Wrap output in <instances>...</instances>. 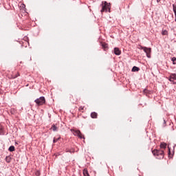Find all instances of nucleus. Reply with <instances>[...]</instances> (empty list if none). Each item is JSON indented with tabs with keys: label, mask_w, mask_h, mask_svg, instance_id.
<instances>
[{
	"label": "nucleus",
	"mask_w": 176,
	"mask_h": 176,
	"mask_svg": "<svg viewBox=\"0 0 176 176\" xmlns=\"http://www.w3.org/2000/svg\"><path fill=\"white\" fill-rule=\"evenodd\" d=\"M100 6L102 7V9L100 10L101 13H104V12H109V13H111V3H108L107 1H102Z\"/></svg>",
	"instance_id": "nucleus-1"
},
{
	"label": "nucleus",
	"mask_w": 176,
	"mask_h": 176,
	"mask_svg": "<svg viewBox=\"0 0 176 176\" xmlns=\"http://www.w3.org/2000/svg\"><path fill=\"white\" fill-rule=\"evenodd\" d=\"M152 153L154 156H157V159H164V151L162 150L154 149L152 150Z\"/></svg>",
	"instance_id": "nucleus-2"
},
{
	"label": "nucleus",
	"mask_w": 176,
	"mask_h": 176,
	"mask_svg": "<svg viewBox=\"0 0 176 176\" xmlns=\"http://www.w3.org/2000/svg\"><path fill=\"white\" fill-rule=\"evenodd\" d=\"M139 49H140V50H143V52L146 53V57L148 58H151V53H152V48L143 47L142 45H140Z\"/></svg>",
	"instance_id": "nucleus-3"
},
{
	"label": "nucleus",
	"mask_w": 176,
	"mask_h": 176,
	"mask_svg": "<svg viewBox=\"0 0 176 176\" xmlns=\"http://www.w3.org/2000/svg\"><path fill=\"white\" fill-rule=\"evenodd\" d=\"M34 102L37 104V105L41 106L43 105L45 102H46V99H45V96H41L34 100Z\"/></svg>",
	"instance_id": "nucleus-4"
},
{
	"label": "nucleus",
	"mask_w": 176,
	"mask_h": 176,
	"mask_svg": "<svg viewBox=\"0 0 176 176\" xmlns=\"http://www.w3.org/2000/svg\"><path fill=\"white\" fill-rule=\"evenodd\" d=\"M167 79L172 83V85H176V74H170Z\"/></svg>",
	"instance_id": "nucleus-5"
},
{
	"label": "nucleus",
	"mask_w": 176,
	"mask_h": 176,
	"mask_svg": "<svg viewBox=\"0 0 176 176\" xmlns=\"http://www.w3.org/2000/svg\"><path fill=\"white\" fill-rule=\"evenodd\" d=\"M72 131L74 132V135H76L77 137H78V138H80V139L85 138V137H83L80 130L72 129Z\"/></svg>",
	"instance_id": "nucleus-6"
},
{
	"label": "nucleus",
	"mask_w": 176,
	"mask_h": 176,
	"mask_svg": "<svg viewBox=\"0 0 176 176\" xmlns=\"http://www.w3.org/2000/svg\"><path fill=\"white\" fill-rule=\"evenodd\" d=\"M113 53L116 56H120L122 54V51H120L119 47H114Z\"/></svg>",
	"instance_id": "nucleus-7"
},
{
	"label": "nucleus",
	"mask_w": 176,
	"mask_h": 176,
	"mask_svg": "<svg viewBox=\"0 0 176 176\" xmlns=\"http://www.w3.org/2000/svg\"><path fill=\"white\" fill-rule=\"evenodd\" d=\"M100 46H102L104 50H108V43L101 42Z\"/></svg>",
	"instance_id": "nucleus-8"
},
{
	"label": "nucleus",
	"mask_w": 176,
	"mask_h": 176,
	"mask_svg": "<svg viewBox=\"0 0 176 176\" xmlns=\"http://www.w3.org/2000/svg\"><path fill=\"white\" fill-rule=\"evenodd\" d=\"M97 116H98V115L97 114L96 112H92L91 113V118L92 119H97Z\"/></svg>",
	"instance_id": "nucleus-9"
},
{
	"label": "nucleus",
	"mask_w": 176,
	"mask_h": 176,
	"mask_svg": "<svg viewBox=\"0 0 176 176\" xmlns=\"http://www.w3.org/2000/svg\"><path fill=\"white\" fill-rule=\"evenodd\" d=\"M82 174L84 176H90V175L89 174V171L87 170V168L83 169Z\"/></svg>",
	"instance_id": "nucleus-10"
},
{
	"label": "nucleus",
	"mask_w": 176,
	"mask_h": 176,
	"mask_svg": "<svg viewBox=\"0 0 176 176\" xmlns=\"http://www.w3.org/2000/svg\"><path fill=\"white\" fill-rule=\"evenodd\" d=\"M131 71L132 72H138V71H140V67L137 66H133Z\"/></svg>",
	"instance_id": "nucleus-11"
},
{
	"label": "nucleus",
	"mask_w": 176,
	"mask_h": 176,
	"mask_svg": "<svg viewBox=\"0 0 176 176\" xmlns=\"http://www.w3.org/2000/svg\"><path fill=\"white\" fill-rule=\"evenodd\" d=\"M160 148L162 149H166V148H167V144H166L165 142H162L160 144Z\"/></svg>",
	"instance_id": "nucleus-12"
},
{
	"label": "nucleus",
	"mask_w": 176,
	"mask_h": 176,
	"mask_svg": "<svg viewBox=\"0 0 176 176\" xmlns=\"http://www.w3.org/2000/svg\"><path fill=\"white\" fill-rule=\"evenodd\" d=\"M0 135H5V132L3 131V126L0 124Z\"/></svg>",
	"instance_id": "nucleus-13"
},
{
	"label": "nucleus",
	"mask_w": 176,
	"mask_h": 176,
	"mask_svg": "<svg viewBox=\"0 0 176 176\" xmlns=\"http://www.w3.org/2000/svg\"><path fill=\"white\" fill-rule=\"evenodd\" d=\"M8 151L9 152H14L16 151V148L14 147V146H10L8 148Z\"/></svg>",
	"instance_id": "nucleus-14"
},
{
	"label": "nucleus",
	"mask_w": 176,
	"mask_h": 176,
	"mask_svg": "<svg viewBox=\"0 0 176 176\" xmlns=\"http://www.w3.org/2000/svg\"><path fill=\"white\" fill-rule=\"evenodd\" d=\"M6 162L7 163H10V162H12V157H10V156H6Z\"/></svg>",
	"instance_id": "nucleus-15"
},
{
	"label": "nucleus",
	"mask_w": 176,
	"mask_h": 176,
	"mask_svg": "<svg viewBox=\"0 0 176 176\" xmlns=\"http://www.w3.org/2000/svg\"><path fill=\"white\" fill-rule=\"evenodd\" d=\"M51 129L52 131H57V126L55 124H52Z\"/></svg>",
	"instance_id": "nucleus-16"
},
{
	"label": "nucleus",
	"mask_w": 176,
	"mask_h": 176,
	"mask_svg": "<svg viewBox=\"0 0 176 176\" xmlns=\"http://www.w3.org/2000/svg\"><path fill=\"white\" fill-rule=\"evenodd\" d=\"M173 10L175 13V17H176V4H173Z\"/></svg>",
	"instance_id": "nucleus-17"
},
{
	"label": "nucleus",
	"mask_w": 176,
	"mask_h": 176,
	"mask_svg": "<svg viewBox=\"0 0 176 176\" xmlns=\"http://www.w3.org/2000/svg\"><path fill=\"white\" fill-rule=\"evenodd\" d=\"M143 93L144 94H146V96H148V94H149V90L145 89L143 90Z\"/></svg>",
	"instance_id": "nucleus-18"
},
{
	"label": "nucleus",
	"mask_w": 176,
	"mask_h": 176,
	"mask_svg": "<svg viewBox=\"0 0 176 176\" xmlns=\"http://www.w3.org/2000/svg\"><path fill=\"white\" fill-rule=\"evenodd\" d=\"M162 34L163 35H168V32L166 30H162Z\"/></svg>",
	"instance_id": "nucleus-19"
},
{
	"label": "nucleus",
	"mask_w": 176,
	"mask_h": 176,
	"mask_svg": "<svg viewBox=\"0 0 176 176\" xmlns=\"http://www.w3.org/2000/svg\"><path fill=\"white\" fill-rule=\"evenodd\" d=\"M61 138H54V140H53V142L54 144H56V142H57V141H58V140H60Z\"/></svg>",
	"instance_id": "nucleus-20"
},
{
	"label": "nucleus",
	"mask_w": 176,
	"mask_h": 176,
	"mask_svg": "<svg viewBox=\"0 0 176 176\" xmlns=\"http://www.w3.org/2000/svg\"><path fill=\"white\" fill-rule=\"evenodd\" d=\"M172 61H173V64L175 65L176 64V58L175 57L172 58Z\"/></svg>",
	"instance_id": "nucleus-21"
},
{
	"label": "nucleus",
	"mask_w": 176,
	"mask_h": 176,
	"mask_svg": "<svg viewBox=\"0 0 176 176\" xmlns=\"http://www.w3.org/2000/svg\"><path fill=\"white\" fill-rule=\"evenodd\" d=\"M35 175H36V176H41V171L37 170V171L35 173Z\"/></svg>",
	"instance_id": "nucleus-22"
},
{
	"label": "nucleus",
	"mask_w": 176,
	"mask_h": 176,
	"mask_svg": "<svg viewBox=\"0 0 176 176\" xmlns=\"http://www.w3.org/2000/svg\"><path fill=\"white\" fill-rule=\"evenodd\" d=\"M163 127H166V120H164V118H163Z\"/></svg>",
	"instance_id": "nucleus-23"
},
{
	"label": "nucleus",
	"mask_w": 176,
	"mask_h": 176,
	"mask_svg": "<svg viewBox=\"0 0 176 176\" xmlns=\"http://www.w3.org/2000/svg\"><path fill=\"white\" fill-rule=\"evenodd\" d=\"M20 75L19 74H16L14 76V79H16V78H18Z\"/></svg>",
	"instance_id": "nucleus-24"
},
{
	"label": "nucleus",
	"mask_w": 176,
	"mask_h": 176,
	"mask_svg": "<svg viewBox=\"0 0 176 176\" xmlns=\"http://www.w3.org/2000/svg\"><path fill=\"white\" fill-rule=\"evenodd\" d=\"M84 108L85 107H80L78 109H79V111H83Z\"/></svg>",
	"instance_id": "nucleus-25"
},
{
	"label": "nucleus",
	"mask_w": 176,
	"mask_h": 176,
	"mask_svg": "<svg viewBox=\"0 0 176 176\" xmlns=\"http://www.w3.org/2000/svg\"><path fill=\"white\" fill-rule=\"evenodd\" d=\"M168 155H171V151L170 150V148H168Z\"/></svg>",
	"instance_id": "nucleus-26"
},
{
	"label": "nucleus",
	"mask_w": 176,
	"mask_h": 176,
	"mask_svg": "<svg viewBox=\"0 0 176 176\" xmlns=\"http://www.w3.org/2000/svg\"><path fill=\"white\" fill-rule=\"evenodd\" d=\"M157 3H159V2H160V0H156Z\"/></svg>",
	"instance_id": "nucleus-27"
},
{
	"label": "nucleus",
	"mask_w": 176,
	"mask_h": 176,
	"mask_svg": "<svg viewBox=\"0 0 176 176\" xmlns=\"http://www.w3.org/2000/svg\"><path fill=\"white\" fill-rule=\"evenodd\" d=\"M175 21L176 22V16H175Z\"/></svg>",
	"instance_id": "nucleus-28"
},
{
	"label": "nucleus",
	"mask_w": 176,
	"mask_h": 176,
	"mask_svg": "<svg viewBox=\"0 0 176 176\" xmlns=\"http://www.w3.org/2000/svg\"><path fill=\"white\" fill-rule=\"evenodd\" d=\"M25 7V5L23 4V8Z\"/></svg>",
	"instance_id": "nucleus-29"
},
{
	"label": "nucleus",
	"mask_w": 176,
	"mask_h": 176,
	"mask_svg": "<svg viewBox=\"0 0 176 176\" xmlns=\"http://www.w3.org/2000/svg\"><path fill=\"white\" fill-rule=\"evenodd\" d=\"M25 7V5L23 4V8Z\"/></svg>",
	"instance_id": "nucleus-30"
},
{
	"label": "nucleus",
	"mask_w": 176,
	"mask_h": 176,
	"mask_svg": "<svg viewBox=\"0 0 176 176\" xmlns=\"http://www.w3.org/2000/svg\"><path fill=\"white\" fill-rule=\"evenodd\" d=\"M175 146H176V144L174 145L173 148H175Z\"/></svg>",
	"instance_id": "nucleus-31"
}]
</instances>
